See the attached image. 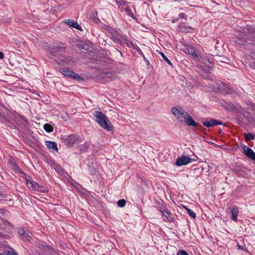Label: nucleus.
Here are the masks:
<instances>
[{
  "mask_svg": "<svg viewBox=\"0 0 255 255\" xmlns=\"http://www.w3.org/2000/svg\"><path fill=\"white\" fill-rule=\"evenodd\" d=\"M179 17L180 18L183 19V18H185L186 17V15H185V14L184 13H180L179 14Z\"/></svg>",
  "mask_w": 255,
  "mask_h": 255,
  "instance_id": "nucleus-37",
  "label": "nucleus"
},
{
  "mask_svg": "<svg viewBox=\"0 0 255 255\" xmlns=\"http://www.w3.org/2000/svg\"><path fill=\"white\" fill-rule=\"evenodd\" d=\"M59 71L63 75L67 77H71L74 79L83 81L84 79L81 78L78 74L66 68H61L59 69Z\"/></svg>",
  "mask_w": 255,
  "mask_h": 255,
  "instance_id": "nucleus-5",
  "label": "nucleus"
},
{
  "mask_svg": "<svg viewBox=\"0 0 255 255\" xmlns=\"http://www.w3.org/2000/svg\"><path fill=\"white\" fill-rule=\"evenodd\" d=\"M7 255H17V254L16 252H14L13 251H8L7 252Z\"/></svg>",
  "mask_w": 255,
  "mask_h": 255,
  "instance_id": "nucleus-34",
  "label": "nucleus"
},
{
  "mask_svg": "<svg viewBox=\"0 0 255 255\" xmlns=\"http://www.w3.org/2000/svg\"><path fill=\"white\" fill-rule=\"evenodd\" d=\"M222 87L221 85H220V89H223L224 90H225L226 92L229 93V91H228V87L225 83H222Z\"/></svg>",
  "mask_w": 255,
  "mask_h": 255,
  "instance_id": "nucleus-28",
  "label": "nucleus"
},
{
  "mask_svg": "<svg viewBox=\"0 0 255 255\" xmlns=\"http://www.w3.org/2000/svg\"><path fill=\"white\" fill-rule=\"evenodd\" d=\"M27 230V229L24 228H20L18 229V234L22 237L25 234H26L25 232Z\"/></svg>",
  "mask_w": 255,
  "mask_h": 255,
  "instance_id": "nucleus-27",
  "label": "nucleus"
},
{
  "mask_svg": "<svg viewBox=\"0 0 255 255\" xmlns=\"http://www.w3.org/2000/svg\"><path fill=\"white\" fill-rule=\"evenodd\" d=\"M46 145L48 148L49 149H52L55 151H58V149L57 148V144L55 142L52 141H47Z\"/></svg>",
  "mask_w": 255,
  "mask_h": 255,
  "instance_id": "nucleus-14",
  "label": "nucleus"
},
{
  "mask_svg": "<svg viewBox=\"0 0 255 255\" xmlns=\"http://www.w3.org/2000/svg\"><path fill=\"white\" fill-rule=\"evenodd\" d=\"M222 129L221 128H219V129H218V133H219V134H221V133H222Z\"/></svg>",
  "mask_w": 255,
  "mask_h": 255,
  "instance_id": "nucleus-42",
  "label": "nucleus"
},
{
  "mask_svg": "<svg viewBox=\"0 0 255 255\" xmlns=\"http://www.w3.org/2000/svg\"><path fill=\"white\" fill-rule=\"evenodd\" d=\"M190 50H191V55L193 56H194L196 58H197V59H198L197 53L193 50V49H190Z\"/></svg>",
  "mask_w": 255,
  "mask_h": 255,
  "instance_id": "nucleus-35",
  "label": "nucleus"
},
{
  "mask_svg": "<svg viewBox=\"0 0 255 255\" xmlns=\"http://www.w3.org/2000/svg\"><path fill=\"white\" fill-rule=\"evenodd\" d=\"M237 246L238 247V249L243 250V247L242 246L240 245L239 244H237Z\"/></svg>",
  "mask_w": 255,
  "mask_h": 255,
  "instance_id": "nucleus-41",
  "label": "nucleus"
},
{
  "mask_svg": "<svg viewBox=\"0 0 255 255\" xmlns=\"http://www.w3.org/2000/svg\"><path fill=\"white\" fill-rule=\"evenodd\" d=\"M0 255H2V254L0 253Z\"/></svg>",
  "mask_w": 255,
  "mask_h": 255,
  "instance_id": "nucleus-45",
  "label": "nucleus"
},
{
  "mask_svg": "<svg viewBox=\"0 0 255 255\" xmlns=\"http://www.w3.org/2000/svg\"><path fill=\"white\" fill-rule=\"evenodd\" d=\"M106 26H108L107 25H104L102 26V27L106 30Z\"/></svg>",
  "mask_w": 255,
  "mask_h": 255,
  "instance_id": "nucleus-43",
  "label": "nucleus"
},
{
  "mask_svg": "<svg viewBox=\"0 0 255 255\" xmlns=\"http://www.w3.org/2000/svg\"><path fill=\"white\" fill-rule=\"evenodd\" d=\"M159 53L162 56V57L164 59L165 61H166L170 65H172V64L170 62V61L168 59V58L165 55V54L162 52H159Z\"/></svg>",
  "mask_w": 255,
  "mask_h": 255,
  "instance_id": "nucleus-26",
  "label": "nucleus"
},
{
  "mask_svg": "<svg viewBox=\"0 0 255 255\" xmlns=\"http://www.w3.org/2000/svg\"><path fill=\"white\" fill-rule=\"evenodd\" d=\"M171 111L172 114L176 117L177 119L181 123H183L186 117L188 116V113L184 111L183 109L181 108L177 109L176 107H173Z\"/></svg>",
  "mask_w": 255,
  "mask_h": 255,
  "instance_id": "nucleus-4",
  "label": "nucleus"
},
{
  "mask_svg": "<svg viewBox=\"0 0 255 255\" xmlns=\"http://www.w3.org/2000/svg\"><path fill=\"white\" fill-rule=\"evenodd\" d=\"M36 191L40 192H47V190L46 189H45L44 188H43V187H42L40 185L39 186L38 188H37Z\"/></svg>",
  "mask_w": 255,
  "mask_h": 255,
  "instance_id": "nucleus-29",
  "label": "nucleus"
},
{
  "mask_svg": "<svg viewBox=\"0 0 255 255\" xmlns=\"http://www.w3.org/2000/svg\"><path fill=\"white\" fill-rule=\"evenodd\" d=\"M245 135H246L245 139H246V141H249L250 140L254 139L255 138V135L252 133L248 132V133H246Z\"/></svg>",
  "mask_w": 255,
  "mask_h": 255,
  "instance_id": "nucleus-23",
  "label": "nucleus"
},
{
  "mask_svg": "<svg viewBox=\"0 0 255 255\" xmlns=\"http://www.w3.org/2000/svg\"><path fill=\"white\" fill-rule=\"evenodd\" d=\"M91 19H92L93 22L96 24H99V23H100V19L98 18H96L95 16H94V17H92Z\"/></svg>",
  "mask_w": 255,
  "mask_h": 255,
  "instance_id": "nucleus-31",
  "label": "nucleus"
},
{
  "mask_svg": "<svg viewBox=\"0 0 255 255\" xmlns=\"http://www.w3.org/2000/svg\"><path fill=\"white\" fill-rule=\"evenodd\" d=\"M63 142L68 146H72L81 141V138L79 136L71 134L61 138Z\"/></svg>",
  "mask_w": 255,
  "mask_h": 255,
  "instance_id": "nucleus-3",
  "label": "nucleus"
},
{
  "mask_svg": "<svg viewBox=\"0 0 255 255\" xmlns=\"http://www.w3.org/2000/svg\"><path fill=\"white\" fill-rule=\"evenodd\" d=\"M106 30L109 32L112 39L115 42H121V36L119 34L117 30L110 26H106Z\"/></svg>",
  "mask_w": 255,
  "mask_h": 255,
  "instance_id": "nucleus-7",
  "label": "nucleus"
},
{
  "mask_svg": "<svg viewBox=\"0 0 255 255\" xmlns=\"http://www.w3.org/2000/svg\"><path fill=\"white\" fill-rule=\"evenodd\" d=\"M117 3L118 5H122L123 4H125L124 1H117Z\"/></svg>",
  "mask_w": 255,
  "mask_h": 255,
  "instance_id": "nucleus-39",
  "label": "nucleus"
},
{
  "mask_svg": "<svg viewBox=\"0 0 255 255\" xmlns=\"http://www.w3.org/2000/svg\"><path fill=\"white\" fill-rule=\"evenodd\" d=\"M251 66L252 67H255V61H253L252 63H250Z\"/></svg>",
  "mask_w": 255,
  "mask_h": 255,
  "instance_id": "nucleus-40",
  "label": "nucleus"
},
{
  "mask_svg": "<svg viewBox=\"0 0 255 255\" xmlns=\"http://www.w3.org/2000/svg\"><path fill=\"white\" fill-rule=\"evenodd\" d=\"M3 58H4L3 53L0 51V59H2Z\"/></svg>",
  "mask_w": 255,
  "mask_h": 255,
  "instance_id": "nucleus-38",
  "label": "nucleus"
},
{
  "mask_svg": "<svg viewBox=\"0 0 255 255\" xmlns=\"http://www.w3.org/2000/svg\"><path fill=\"white\" fill-rule=\"evenodd\" d=\"M34 182L33 181L26 180L27 186L29 188L31 189Z\"/></svg>",
  "mask_w": 255,
  "mask_h": 255,
  "instance_id": "nucleus-30",
  "label": "nucleus"
},
{
  "mask_svg": "<svg viewBox=\"0 0 255 255\" xmlns=\"http://www.w3.org/2000/svg\"><path fill=\"white\" fill-rule=\"evenodd\" d=\"M208 61L209 62V63H211V64H212V63H213V62H212V61H211V60H209V59H208Z\"/></svg>",
  "mask_w": 255,
  "mask_h": 255,
  "instance_id": "nucleus-44",
  "label": "nucleus"
},
{
  "mask_svg": "<svg viewBox=\"0 0 255 255\" xmlns=\"http://www.w3.org/2000/svg\"><path fill=\"white\" fill-rule=\"evenodd\" d=\"M90 145L89 143L86 142L84 144H81L79 146L80 150L81 151H85L89 148Z\"/></svg>",
  "mask_w": 255,
  "mask_h": 255,
  "instance_id": "nucleus-20",
  "label": "nucleus"
},
{
  "mask_svg": "<svg viewBox=\"0 0 255 255\" xmlns=\"http://www.w3.org/2000/svg\"><path fill=\"white\" fill-rule=\"evenodd\" d=\"M243 116L249 122H252L253 121V115L250 113H247L243 114Z\"/></svg>",
  "mask_w": 255,
  "mask_h": 255,
  "instance_id": "nucleus-19",
  "label": "nucleus"
},
{
  "mask_svg": "<svg viewBox=\"0 0 255 255\" xmlns=\"http://www.w3.org/2000/svg\"><path fill=\"white\" fill-rule=\"evenodd\" d=\"M44 129L48 132H52L53 130V127L48 124L44 125Z\"/></svg>",
  "mask_w": 255,
  "mask_h": 255,
  "instance_id": "nucleus-21",
  "label": "nucleus"
},
{
  "mask_svg": "<svg viewBox=\"0 0 255 255\" xmlns=\"http://www.w3.org/2000/svg\"><path fill=\"white\" fill-rule=\"evenodd\" d=\"M63 22L64 23L68 24L70 26H72L78 30H79L80 31L82 30V28H81V27L80 26L79 24L76 21H74L73 20H71L70 19H65Z\"/></svg>",
  "mask_w": 255,
  "mask_h": 255,
  "instance_id": "nucleus-12",
  "label": "nucleus"
},
{
  "mask_svg": "<svg viewBox=\"0 0 255 255\" xmlns=\"http://www.w3.org/2000/svg\"><path fill=\"white\" fill-rule=\"evenodd\" d=\"M195 161L193 158L189 157L187 155H182L181 157L178 158L175 161V165L177 166H180L186 165L189 163Z\"/></svg>",
  "mask_w": 255,
  "mask_h": 255,
  "instance_id": "nucleus-6",
  "label": "nucleus"
},
{
  "mask_svg": "<svg viewBox=\"0 0 255 255\" xmlns=\"http://www.w3.org/2000/svg\"><path fill=\"white\" fill-rule=\"evenodd\" d=\"M125 11L132 18H135L133 11H134V9L133 6H130L128 4H126V7L125 8Z\"/></svg>",
  "mask_w": 255,
  "mask_h": 255,
  "instance_id": "nucleus-13",
  "label": "nucleus"
},
{
  "mask_svg": "<svg viewBox=\"0 0 255 255\" xmlns=\"http://www.w3.org/2000/svg\"><path fill=\"white\" fill-rule=\"evenodd\" d=\"M126 204V201L125 199H121L117 202L118 206L120 207H124Z\"/></svg>",
  "mask_w": 255,
  "mask_h": 255,
  "instance_id": "nucleus-24",
  "label": "nucleus"
},
{
  "mask_svg": "<svg viewBox=\"0 0 255 255\" xmlns=\"http://www.w3.org/2000/svg\"><path fill=\"white\" fill-rule=\"evenodd\" d=\"M177 255H189L186 251L182 250L178 252Z\"/></svg>",
  "mask_w": 255,
  "mask_h": 255,
  "instance_id": "nucleus-33",
  "label": "nucleus"
},
{
  "mask_svg": "<svg viewBox=\"0 0 255 255\" xmlns=\"http://www.w3.org/2000/svg\"><path fill=\"white\" fill-rule=\"evenodd\" d=\"M66 46L63 44L62 46H55L51 48H49V53L54 56H57L60 53L64 51Z\"/></svg>",
  "mask_w": 255,
  "mask_h": 255,
  "instance_id": "nucleus-8",
  "label": "nucleus"
},
{
  "mask_svg": "<svg viewBox=\"0 0 255 255\" xmlns=\"http://www.w3.org/2000/svg\"><path fill=\"white\" fill-rule=\"evenodd\" d=\"M202 124L204 126L208 128L212 127L216 125L226 126L225 124H224L222 122L214 119H210L209 121H203L202 122Z\"/></svg>",
  "mask_w": 255,
  "mask_h": 255,
  "instance_id": "nucleus-9",
  "label": "nucleus"
},
{
  "mask_svg": "<svg viewBox=\"0 0 255 255\" xmlns=\"http://www.w3.org/2000/svg\"><path fill=\"white\" fill-rule=\"evenodd\" d=\"M144 62H145L147 67L146 73L147 74L150 75L153 72V67L149 63L148 60L145 57H144Z\"/></svg>",
  "mask_w": 255,
  "mask_h": 255,
  "instance_id": "nucleus-17",
  "label": "nucleus"
},
{
  "mask_svg": "<svg viewBox=\"0 0 255 255\" xmlns=\"http://www.w3.org/2000/svg\"><path fill=\"white\" fill-rule=\"evenodd\" d=\"M185 209L186 210L188 214L191 216L192 217V218H195L196 217V214L193 212L191 210H190V209L189 208H186L185 207Z\"/></svg>",
  "mask_w": 255,
  "mask_h": 255,
  "instance_id": "nucleus-25",
  "label": "nucleus"
},
{
  "mask_svg": "<svg viewBox=\"0 0 255 255\" xmlns=\"http://www.w3.org/2000/svg\"><path fill=\"white\" fill-rule=\"evenodd\" d=\"M215 60L218 63L219 62L227 63V61H229V59L227 57L220 55H216L215 56Z\"/></svg>",
  "mask_w": 255,
  "mask_h": 255,
  "instance_id": "nucleus-15",
  "label": "nucleus"
},
{
  "mask_svg": "<svg viewBox=\"0 0 255 255\" xmlns=\"http://www.w3.org/2000/svg\"><path fill=\"white\" fill-rule=\"evenodd\" d=\"M39 186V184H38L37 183H36L35 182H34L31 189L33 190L36 191L37 190V188H38Z\"/></svg>",
  "mask_w": 255,
  "mask_h": 255,
  "instance_id": "nucleus-32",
  "label": "nucleus"
},
{
  "mask_svg": "<svg viewBox=\"0 0 255 255\" xmlns=\"http://www.w3.org/2000/svg\"><path fill=\"white\" fill-rule=\"evenodd\" d=\"M243 150L244 154L248 158L255 161V153L252 148L247 146L246 145H244Z\"/></svg>",
  "mask_w": 255,
  "mask_h": 255,
  "instance_id": "nucleus-10",
  "label": "nucleus"
},
{
  "mask_svg": "<svg viewBox=\"0 0 255 255\" xmlns=\"http://www.w3.org/2000/svg\"><path fill=\"white\" fill-rule=\"evenodd\" d=\"M196 127L198 128V130H201V131H203V130H206V129L203 128V127L201 125H199V124H198V127Z\"/></svg>",
  "mask_w": 255,
  "mask_h": 255,
  "instance_id": "nucleus-36",
  "label": "nucleus"
},
{
  "mask_svg": "<svg viewBox=\"0 0 255 255\" xmlns=\"http://www.w3.org/2000/svg\"><path fill=\"white\" fill-rule=\"evenodd\" d=\"M238 212V208L237 207H234L232 210V219L235 221H237V220Z\"/></svg>",
  "mask_w": 255,
  "mask_h": 255,
  "instance_id": "nucleus-18",
  "label": "nucleus"
},
{
  "mask_svg": "<svg viewBox=\"0 0 255 255\" xmlns=\"http://www.w3.org/2000/svg\"><path fill=\"white\" fill-rule=\"evenodd\" d=\"M165 213L167 214L166 215L164 213H163V216H164L163 218L164 221H168L169 222H172L173 220V215L169 212L167 211H165Z\"/></svg>",
  "mask_w": 255,
  "mask_h": 255,
  "instance_id": "nucleus-16",
  "label": "nucleus"
},
{
  "mask_svg": "<svg viewBox=\"0 0 255 255\" xmlns=\"http://www.w3.org/2000/svg\"><path fill=\"white\" fill-rule=\"evenodd\" d=\"M183 123H185L186 124L189 126L192 127H198V124L196 123L193 118L189 114L185 118V121Z\"/></svg>",
  "mask_w": 255,
  "mask_h": 255,
  "instance_id": "nucleus-11",
  "label": "nucleus"
},
{
  "mask_svg": "<svg viewBox=\"0 0 255 255\" xmlns=\"http://www.w3.org/2000/svg\"><path fill=\"white\" fill-rule=\"evenodd\" d=\"M239 33L238 40H235L236 44L238 45H244L249 43V41H255V28H252L249 26L241 28L238 30Z\"/></svg>",
  "mask_w": 255,
  "mask_h": 255,
  "instance_id": "nucleus-1",
  "label": "nucleus"
},
{
  "mask_svg": "<svg viewBox=\"0 0 255 255\" xmlns=\"http://www.w3.org/2000/svg\"><path fill=\"white\" fill-rule=\"evenodd\" d=\"M94 116L96 118V122L105 129L108 131L113 130L114 127L112 124L105 115L101 112L95 111L94 113Z\"/></svg>",
  "mask_w": 255,
  "mask_h": 255,
  "instance_id": "nucleus-2",
  "label": "nucleus"
},
{
  "mask_svg": "<svg viewBox=\"0 0 255 255\" xmlns=\"http://www.w3.org/2000/svg\"><path fill=\"white\" fill-rule=\"evenodd\" d=\"M25 233L26 234H25L24 235H23L22 237V239L23 240H26L27 241H29L31 239V237L30 236V235L31 234L28 230H27L26 231Z\"/></svg>",
  "mask_w": 255,
  "mask_h": 255,
  "instance_id": "nucleus-22",
  "label": "nucleus"
}]
</instances>
